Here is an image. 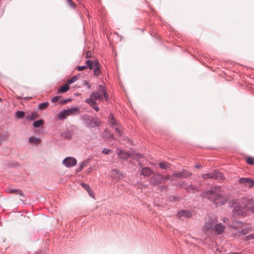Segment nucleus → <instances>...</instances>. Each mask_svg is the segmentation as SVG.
<instances>
[{
  "label": "nucleus",
  "mask_w": 254,
  "mask_h": 254,
  "mask_svg": "<svg viewBox=\"0 0 254 254\" xmlns=\"http://www.w3.org/2000/svg\"><path fill=\"white\" fill-rule=\"evenodd\" d=\"M203 196L210 199L218 206L224 204L230 198L229 195L225 193L220 187L211 188L210 190L203 193Z\"/></svg>",
  "instance_id": "f257e3e1"
},
{
  "label": "nucleus",
  "mask_w": 254,
  "mask_h": 254,
  "mask_svg": "<svg viewBox=\"0 0 254 254\" xmlns=\"http://www.w3.org/2000/svg\"><path fill=\"white\" fill-rule=\"evenodd\" d=\"M249 201L246 198L232 199L229 202V206L233 207L232 213L234 216L243 215L249 209Z\"/></svg>",
  "instance_id": "f03ea898"
},
{
  "label": "nucleus",
  "mask_w": 254,
  "mask_h": 254,
  "mask_svg": "<svg viewBox=\"0 0 254 254\" xmlns=\"http://www.w3.org/2000/svg\"><path fill=\"white\" fill-rule=\"evenodd\" d=\"M105 99L107 101L109 99L108 95L107 94L105 88L102 85H99L97 90L93 92L90 96V97L86 100V102L89 104L97 112L99 111L96 101H101Z\"/></svg>",
  "instance_id": "7ed1b4c3"
},
{
  "label": "nucleus",
  "mask_w": 254,
  "mask_h": 254,
  "mask_svg": "<svg viewBox=\"0 0 254 254\" xmlns=\"http://www.w3.org/2000/svg\"><path fill=\"white\" fill-rule=\"evenodd\" d=\"M232 226L236 228L234 234L238 237L245 235L252 230L249 224L243 223L242 222H234Z\"/></svg>",
  "instance_id": "20e7f679"
},
{
  "label": "nucleus",
  "mask_w": 254,
  "mask_h": 254,
  "mask_svg": "<svg viewBox=\"0 0 254 254\" xmlns=\"http://www.w3.org/2000/svg\"><path fill=\"white\" fill-rule=\"evenodd\" d=\"M79 113V109L77 107H72L60 112L58 115V118L60 120H63L65 119L67 116L77 115Z\"/></svg>",
  "instance_id": "39448f33"
},
{
  "label": "nucleus",
  "mask_w": 254,
  "mask_h": 254,
  "mask_svg": "<svg viewBox=\"0 0 254 254\" xmlns=\"http://www.w3.org/2000/svg\"><path fill=\"white\" fill-rule=\"evenodd\" d=\"M204 180L208 179H215L219 181H223L225 179L224 175L220 172L214 171L212 173L204 174L202 176Z\"/></svg>",
  "instance_id": "423d86ee"
},
{
  "label": "nucleus",
  "mask_w": 254,
  "mask_h": 254,
  "mask_svg": "<svg viewBox=\"0 0 254 254\" xmlns=\"http://www.w3.org/2000/svg\"><path fill=\"white\" fill-rule=\"evenodd\" d=\"M216 222H217V220L216 217L210 218L204 224L203 230L204 231L213 232Z\"/></svg>",
  "instance_id": "0eeeda50"
},
{
  "label": "nucleus",
  "mask_w": 254,
  "mask_h": 254,
  "mask_svg": "<svg viewBox=\"0 0 254 254\" xmlns=\"http://www.w3.org/2000/svg\"><path fill=\"white\" fill-rule=\"evenodd\" d=\"M117 154L119 158H123L124 159H127L128 157L130 156H133L135 158H139L140 157H142V155L139 154H135V156L134 154L131 153H129L128 152H126L122 150L118 149Z\"/></svg>",
  "instance_id": "6e6552de"
},
{
  "label": "nucleus",
  "mask_w": 254,
  "mask_h": 254,
  "mask_svg": "<svg viewBox=\"0 0 254 254\" xmlns=\"http://www.w3.org/2000/svg\"><path fill=\"white\" fill-rule=\"evenodd\" d=\"M166 180H168L167 178H165L160 174L154 175L150 178L151 183L153 185L165 183Z\"/></svg>",
  "instance_id": "1a4fd4ad"
},
{
  "label": "nucleus",
  "mask_w": 254,
  "mask_h": 254,
  "mask_svg": "<svg viewBox=\"0 0 254 254\" xmlns=\"http://www.w3.org/2000/svg\"><path fill=\"white\" fill-rule=\"evenodd\" d=\"M239 183L249 188H251L254 186V181L249 178H240L239 180Z\"/></svg>",
  "instance_id": "9d476101"
},
{
  "label": "nucleus",
  "mask_w": 254,
  "mask_h": 254,
  "mask_svg": "<svg viewBox=\"0 0 254 254\" xmlns=\"http://www.w3.org/2000/svg\"><path fill=\"white\" fill-rule=\"evenodd\" d=\"M63 163L66 167L69 168L75 166L77 163V161L74 158L68 157L63 161Z\"/></svg>",
  "instance_id": "9b49d317"
},
{
  "label": "nucleus",
  "mask_w": 254,
  "mask_h": 254,
  "mask_svg": "<svg viewBox=\"0 0 254 254\" xmlns=\"http://www.w3.org/2000/svg\"><path fill=\"white\" fill-rule=\"evenodd\" d=\"M111 176L115 182H118L123 177L122 173L117 169L112 171Z\"/></svg>",
  "instance_id": "f8f14e48"
},
{
  "label": "nucleus",
  "mask_w": 254,
  "mask_h": 254,
  "mask_svg": "<svg viewBox=\"0 0 254 254\" xmlns=\"http://www.w3.org/2000/svg\"><path fill=\"white\" fill-rule=\"evenodd\" d=\"M225 229V226L222 225L221 223H215L213 232H214L215 234L220 235L222 234Z\"/></svg>",
  "instance_id": "ddd939ff"
},
{
  "label": "nucleus",
  "mask_w": 254,
  "mask_h": 254,
  "mask_svg": "<svg viewBox=\"0 0 254 254\" xmlns=\"http://www.w3.org/2000/svg\"><path fill=\"white\" fill-rule=\"evenodd\" d=\"M177 215L179 217H184L185 218H190L192 216V213L189 210H182L178 212Z\"/></svg>",
  "instance_id": "4468645a"
},
{
  "label": "nucleus",
  "mask_w": 254,
  "mask_h": 254,
  "mask_svg": "<svg viewBox=\"0 0 254 254\" xmlns=\"http://www.w3.org/2000/svg\"><path fill=\"white\" fill-rule=\"evenodd\" d=\"M191 173L189 172L186 170H183L181 172L179 173H176V177H182V178H187L190 176H191Z\"/></svg>",
  "instance_id": "2eb2a0df"
},
{
  "label": "nucleus",
  "mask_w": 254,
  "mask_h": 254,
  "mask_svg": "<svg viewBox=\"0 0 254 254\" xmlns=\"http://www.w3.org/2000/svg\"><path fill=\"white\" fill-rule=\"evenodd\" d=\"M100 64L98 62V61H94V68L93 69L94 70V74L96 76H98V75H99L101 73L100 69Z\"/></svg>",
  "instance_id": "dca6fc26"
},
{
  "label": "nucleus",
  "mask_w": 254,
  "mask_h": 254,
  "mask_svg": "<svg viewBox=\"0 0 254 254\" xmlns=\"http://www.w3.org/2000/svg\"><path fill=\"white\" fill-rule=\"evenodd\" d=\"M109 123L110 126L113 127L120 125L112 114L110 115L109 118Z\"/></svg>",
  "instance_id": "f3484780"
},
{
  "label": "nucleus",
  "mask_w": 254,
  "mask_h": 254,
  "mask_svg": "<svg viewBox=\"0 0 254 254\" xmlns=\"http://www.w3.org/2000/svg\"><path fill=\"white\" fill-rule=\"evenodd\" d=\"M152 173L153 172L152 171V170L148 167H145L142 168L141 171V175L146 176H150L152 174Z\"/></svg>",
  "instance_id": "a211bd4d"
},
{
  "label": "nucleus",
  "mask_w": 254,
  "mask_h": 254,
  "mask_svg": "<svg viewBox=\"0 0 254 254\" xmlns=\"http://www.w3.org/2000/svg\"><path fill=\"white\" fill-rule=\"evenodd\" d=\"M114 128L117 135L119 136H121L123 132V127L120 125H119L118 126L115 127Z\"/></svg>",
  "instance_id": "6ab92c4d"
},
{
  "label": "nucleus",
  "mask_w": 254,
  "mask_h": 254,
  "mask_svg": "<svg viewBox=\"0 0 254 254\" xmlns=\"http://www.w3.org/2000/svg\"><path fill=\"white\" fill-rule=\"evenodd\" d=\"M103 136L104 137L108 138L109 140L114 139L113 134L107 130H105V131L103 133Z\"/></svg>",
  "instance_id": "aec40b11"
},
{
  "label": "nucleus",
  "mask_w": 254,
  "mask_h": 254,
  "mask_svg": "<svg viewBox=\"0 0 254 254\" xmlns=\"http://www.w3.org/2000/svg\"><path fill=\"white\" fill-rule=\"evenodd\" d=\"M69 88V85L67 83L61 87L58 90V93H64L68 90Z\"/></svg>",
  "instance_id": "412c9836"
},
{
  "label": "nucleus",
  "mask_w": 254,
  "mask_h": 254,
  "mask_svg": "<svg viewBox=\"0 0 254 254\" xmlns=\"http://www.w3.org/2000/svg\"><path fill=\"white\" fill-rule=\"evenodd\" d=\"M81 185L85 190L87 191L89 194L92 196L93 192L90 189V186L88 184H85L84 183H81Z\"/></svg>",
  "instance_id": "4be33fe9"
},
{
  "label": "nucleus",
  "mask_w": 254,
  "mask_h": 254,
  "mask_svg": "<svg viewBox=\"0 0 254 254\" xmlns=\"http://www.w3.org/2000/svg\"><path fill=\"white\" fill-rule=\"evenodd\" d=\"M40 141V140L39 138L34 136L30 137L29 139V141L31 143L38 144L39 143Z\"/></svg>",
  "instance_id": "5701e85b"
},
{
  "label": "nucleus",
  "mask_w": 254,
  "mask_h": 254,
  "mask_svg": "<svg viewBox=\"0 0 254 254\" xmlns=\"http://www.w3.org/2000/svg\"><path fill=\"white\" fill-rule=\"evenodd\" d=\"M44 124V121L42 120H39L38 121H36L34 122L33 126L35 127H39L40 126L43 125Z\"/></svg>",
  "instance_id": "b1692460"
},
{
  "label": "nucleus",
  "mask_w": 254,
  "mask_h": 254,
  "mask_svg": "<svg viewBox=\"0 0 254 254\" xmlns=\"http://www.w3.org/2000/svg\"><path fill=\"white\" fill-rule=\"evenodd\" d=\"M8 192L13 193L15 192H17V194H20V195H22V192L20 190H17V189H8L7 190Z\"/></svg>",
  "instance_id": "393cba45"
},
{
  "label": "nucleus",
  "mask_w": 254,
  "mask_h": 254,
  "mask_svg": "<svg viewBox=\"0 0 254 254\" xmlns=\"http://www.w3.org/2000/svg\"><path fill=\"white\" fill-rule=\"evenodd\" d=\"M86 64L89 67L90 69H93L94 66V61H91L90 60H87L86 61Z\"/></svg>",
  "instance_id": "a878e982"
},
{
  "label": "nucleus",
  "mask_w": 254,
  "mask_h": 254,
  "mask_svg": "<svg viewBox=\"0 0 254 254\" xmlns=\"http://www.w3.org/2000/svg\"><path fill=\"white\" fill-rule=\"evenodd\" d=\"M49 104L48 102H44V103H41L39 105V108L40 110H44V109H46V108H47L48 106H49Z\"/></svg>",
  "instance_id": "bb28decb"
},
{
  "label": "nucleus",
  "mask_w": 254,
  "mask_h": 254,
  "mask_svg": "<svg viewBox=\"0 0 254 254\" xmlns=\"http://www.w3.org/2000/svg\"><path fill=\"white\" fill-rule=\"evenodd\" d=\"M24 115L25 113L23 111H17L15 113V117L17 118H22Z\"/></svg>",
  "instance_id": "cd10ccee"
},
{
  "label": "nucleus",
  "mask_w": 254,
  "mask_h": 254,
  "mask_svg": "<svg viewBox=\"0 0 254 254\" xmlns=\"http://www.w3.org/2000/svg\"><path fill=\"white\" fill-rule=\"evenodd\" d=\"M77 79V78L76 76H73L71 79L68 80L67 82V84L69 85L73 82H74L75 81H76Z\"/></svg>",
  "instance_id": "c85d7f7f"
},
{
  "label": "nucleus",
  "mask_w": 254,
  "mask_h": 254,
  "mask_svg": "<svg viewBox=\"0 0 254 254\" xmlns=\"http://www.w3.org/2000/svg\"><path fill=\"white\" fill-rule=\"evenodd\" d=\"M61 98V96H55L52 99V102L53 103H56L57 102H58V101L59 102Z\"/></svg>",
  "instance_id": "c756f323"
},
{
  "label": "nucleus",
  "mask_w": 254,
  "mask_h": 254,
  "mask_svg": "<svg viewBox=\"0 0 254 254\" xmlns=\"http://www.w3.org/2000/svg\"><path fill=\"white\" fill-rule=\"evenodd\" d=\"M247 162L249 164L253 165L254 164V158L252 157H248L247 158Z\"/></svg>",
  "instance_id": "7c9ffc66"
},
{
  "label": "nucleus",
  "mask_w": 254,
  "mask_h": 254,
  "mask_svg": "<svg viewBox=\"0 0 254 254\" xmlns=\"http://www.w3.org/2000/svg\"><path fill=\"white\" fill-rule=\"evenodd\" d=\"M160 167L162 169H166L168 165L167 163L165 162H160L159 163Z\"/></svg>",
  "instance_id": "2f4dec72"
},
{
  "label": "nucleus",
  "mask_w": 254,
  "mask_h": 254,
  "mask_svg": "<svg viewBox=\"0 0 254 254\" xmlns=\"http://www.w3.org/2000/svg\"><path fill=\"white\" fill-rule=\"evenodd\" d=\"M85 56L87 59L91 58L92 56V53L90 51H86L85 53Z\"/></svg>",
  "instance_id": "473e14b6"
},
{
  "label": "nucleus",
  "mask_w": 254,
  "mask_h": 254,
  "mask_svg": "<svg viewBox=\"0 0 254 254\" xmlns=\"http://www.w3.org/2000/svg\"><path fill=\"white\" fill-rule=\"evenodd\" d=\"M69 5L72 7H75V3L72 0H67Z\"/></svg>",
  "instance_id": "72a5a7b5"
},
{
  "label": "nucleus",
  "mask_w": 254,
  "mask_h": 254,
  "mask_svg": "<svg viewBox=\"0 0 254 254\" xmlns=\"http://www.w3.org/2000/svg\"><path fill=\"white\" fill-rule=\"evenodd\" d=\"M246 239L247 240H254V233L247 236Z\"/></svg>",
  "instance_id": "f704fd0d"
},
{
  "label": "nucleus",
  "mask_w": 254,
  "mask_h": 254,
  "mask_svg": "<svg viewBox=\"0 0 254 254\" xmlns=\"http://www.w3.org/2000/svg\"><path fill=\"white\" fill-rule=\"evenodd\" d=\"M86 165H87V163L85 162H83L81 163L80 164V169H79V171H80L81 170H82L83 168L86 166Z\"/></svg>",
  "instance_id": "c9c22d12"
},
{
  "label": "nucleus",
  "mask_w": 254,
  "mask_h": 254,
  "mask_svg": "<svg viewBox=\"0 0 254 254\" xmlns=\"http://www.w3.org/2000/svg\"><path fill=\"white\" fill-rule=\"evenodd\" d=\"M87 68L86 66H78L77 69L79 71H82Z\"/></svg>",
  "instance_id": "e433bc0d"
},
{
  "label": "nucleus",
  "mask_w": 254,
  "mask_h": 254,
  "mask_svg": "<svg viewBox=\"0 0 254 254\" xmlns=\"http://www.w3.org/2000/svg\"><path fill=\"white\" fill-rule=\"evenodd\" d=\"M111 152H112V150L110 149L105 148L103 150V153L106 154H109Z\"/></svg>",
  "instance_id": "4c0bfd02"
},
{
  "label": "nucleus",
  "mask_w": 254,
  "mask_h": 254,
  "mask_svg": "<svg viewBox=\"0 0 254 254\" xmlns=\"http://www.w3.org/2000/svg\"><path fill=\"white\" fill-rule=\"evenodd\" d=\"M64 101H65L64 99H62L61 98V99L59 101V103H61L62 104H64L65 103H64Z\"/></svg>",
  "instance_id": "58836bf2"
},
{
  "label": "nucleus",
  "mask_w": 254,
  "mask_h": 254,
  "mask_svg": "<svg viewBox=\"0 0 254 254\" xmlns=\"http://www.w3.org/2000/svg\"><path fill=\"white\" fill-rule=\"evenodd\" d=\"M36 114H34V113L32 114L31 119H32V120L34 119V118L36 117Z\"/></svg>",
  "instance_id": "ea45409f"
},
{
  "label": "nucleus",
  "mask_w": 254,
  "mask_h": 254,
  "mask_svg": "<svg viewBox=\"0 0 254 254\" xmlns=\"http://www.w3.org/2000/svg\"><path fill=\"white\" fill-rule=\"evenodd\" d=\"M92 168H89L88 170H87V173H90L92 171Z\"/></svg>",
  "instance_id": "a19ab883"
},
{
  "label": "nucleus",
  "mask_w": 254,
  "mask_h": 254,
  "mask_svg": "<svg viewBox=\"0 0 254 254\" xmlns=\"http://www.w3.org/2000/svg\"><path fill=\"white\" fill-rule=\"evenodd\" d=\"M223 221H224V222H226L228 220V219L226 218V217H225L223 219H222Z\"/></svg>",
  "instance_id": "79ce46f5"
},
{
  "label": "nucleus",
  "mask_w": 254,
  "mask_h": 254,
  "mask_svg": "<svg viewBox=\"0 0 254 254\" xmlns=\"http://www.w3.org/2000/svg\"><path fill=\"white\" fill-rule=\"evenodd\" d=\"M64 100H65L64 103H66L67 102H68L70 101V99H64Z\"/></svg>",
  "instance_id": "37998d69"
},
{
  "label": "nucleus",
  "mask_w": 254,
  "mask_h": 254,
  "mask_svg": "<svg viewBox=\"0 0 254 254\" xmlns=\"http://www.w3.org/2000/svg\"><path fill=\"white\" fill-rule=\"evenodd\" d=\"M228 254H240L239 253H231Z\"/></svg>",
  "instance_id": "c03bdc74"
},
{
  "label": "nucleus",
  "mask_w": 254,
  "mask_h": 254,
  "mask_svg": "<svg viewBox=\"0 0 254 254\" xmlns=\"http://www.w3.org/2000/svg\"><path fill=\"white\" fill-rule=\"evenodd\" d=\"M195 167L196 168H200V166L199 165H196V166H195Z\"/></svg>",
  "instance_id": "a18cd8bd"
}]
</instances>
